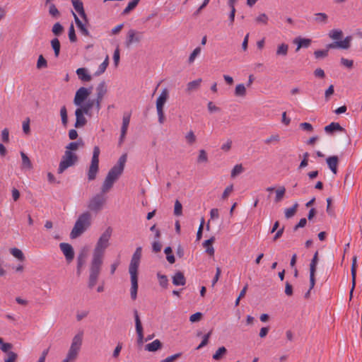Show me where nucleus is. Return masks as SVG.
<instances>
[{
    "label": "nucleus",
    "instance_id": "obj_1",
    "mask_svg": "<svg viewBox=\"0 0 362 362\" xmlns=\"http://www.w3.org/2000/svg\"><path fill=\"white\" fill-rule=\"evenodd\" d=\"M141 247H136L135 252H134L130 264L129 266V273L130 274V280H131V288H130V296L131 298L134 300L137 298V291H138V269L140 264V260L141 257Z\"/></svg>",
    "mask_w": 362,
    "mask_h": 362
},
{
    "label": "nucleus",
    "instance_id": "obj_2",
    "mask_svg": "<svg viewBox=\"0 0 362 362\" xmlns=\"http://www.w3.org/2000/svg\"><path fill=\"white\" fill-rule=\"evenodd\" d=\"M126 161L127 155L123 154L119 157L117 164H115L109 170L101 187V191L103 193H106L109 192L113 187L115 182L119 179L120 175L122 174Z\"/></svg>",
    "mask_w": 362,
    "mask_h": 362
},
{
    "label": "nucleus",
    "instance_id": "obj_3",
    "mask_svg": "<svg viewBox=\"0 0 362 362\" xmlns=\"http://www.w3.org/2000/svg\"><path fill=\"white\" fill-rule=\"evenodd\" d=\"M103 261V258L92 255L87 281V286L89 289H93L96 286L101 273Z\"/></svg>",
    "mask_w": 362,
    "mask_h": 362
},
{
    "label": "nucleus",
    "instance_id": "obj_4",
    "mask_svg": "<svg viewBox=\"0 0 362 362\" xmlns=\"http://www.w3.org/2000/svg\"><path fill=\"white\" fill-rule=\"evenodd\" d=\"M112 228L108 227L100 235L93 249L92 254L93 256L104 259L105 250L110 245V240L112 236Z\"/></svg>",
    "mask_w": 362,
    "mask_h": 362
},
{
    "label": "nucleus",
    "instance_id": "obj_5",
    "mask_svg": "<svg viewBox=\"0 0 362 362\" xmlns=\"http://www.w3.org/2000/svg\"><path fill=\"white\" fill-rule=\"evenodd\" d=\"M91 224V215L89 211L81 214L77 218L70 233V237L75 239L81 235Z\"/></svg>",
    "mask_w": 362,
    "mask_h": 362
},
{
    "label": "nucleus",
    "instance_id": "obj_6",
    "mask_svg": "<svg viewBox=\"0 0 362 362\" xmlns=\"http://www.w3.org/2000/svg\"><path fill=\"white\" fill-rule=\"evenodd\" d=\"M104 194L101 192L89 199L87 207L90 211L98 214L104 209L106 204V198Z\"/></svg>",
    "mask_w": 362,
    "mask_h": 362
},
{
    "label": "nucleus",
    "instance_id": "obj_7",
    "mask_svg": "<svg viewBox=\"0 0 362 362\" xmlns=\"http://www.w3.org/2000/svg\"><path fill=\"white\" fill-rule=\"evenodd\" d=\"M100 151L98 146H95L93 148V156L91 158L90 165L88 170V179L92 181L96 178L97 174L99 170V155Z\"/></svg>",
    "mask_w": 362,
    "mask_h": 362
},
{
    "label": "nucleus",
    "instance_id": "obj_8",
    "mask_svg": "<svg viewBox=\"0 0 362 362\" xmlns=\"http://www.w3.org/2000/svg\"><path fill=\"white\" fill-rule=\"evenodd\" d=\"M78 157L76 153L70 151H65L58 168V173L62 174L68 168L73 166L77 161Z\"/></svg>",
    "mask_w": 362,
    "mask_h": 362
},
{
    "label": "nucleus",
    "instance_id": "obj_9",
    "mask_svg": "<svg viewBox=\"0 0 362 362\" xmlns=\"http://www.w3.org/2000/svg\"><path fill=\"white\" fill-rule=\"evenodd\" d=\"M168 98V90L167 88L163 89L160 95L156 100V110L158 116V122L160 124L164 122V111L163 107Z\"/></svg>",
    "mask_w": 362,
    "mask_h": 362
},
{
    "label": "nucleus",
    "instance_id": "obj_10",
    "mask_svg": "<svg viewBox=\"0 0 362 362\" xmlns=\"http://www.w3.org/2000/svg\"><path fill=\"white\" fill-rule=\"evenodd\" d=\"M91 88H87L85 87H81L77 90L74 99V103L76 106H81L83 102L88 98V95L91 93Z\"/></svg>",
    "mask_w": 362,
    "mask_h": 362
},
{
    "label": "nucleus",
    "instance_id": "obj_11",
    "mask_svg": "<svg viewBox=\"0 0 362 362\" xmlns=\"http://www.w3.org/2000/svg\"><path fill=\"white\" fill-rule=\"evenodd\" d=\"M107 89L105 81H101L96 87V110L99 112L101 105L100 103L107 93Z\"/></svg>",
    "mask_w": 362,
    "mask_h": 362
},
{
    "label": "nucleus",
    "instance_id": "obj_12",
    "mask_svg": "<svg viewBox=\"0 0 362 362\" xmlns=\"http://www.w3.org/2000/svg\"><path fill=\"white\" fill-rule=\"evenodd\" d=\"M143 39V33L131 29L127 33L126 45L129 47L133 43H138Z\"/></svg>",
    "mask_w": 362,
    "mask_h": 362
},
{
    "label": "nucleus",
    "instance_id": "obj_13",
    "mask_svg": "<svg viewBox=\"0 0 362 362\" xmlns=\"http://www.w3.org/2000/svg\"><path fill=\"white\" fill-rule=\"evenodd\" d=\"M59 247L65 256L67 262H71L74 258V251L73 247L69 243H62L59 244Z\"/></svg>",
    "mask_w": 362,
    "mask_h": 362
},
{
    "label": "nucleus",
    "instance_id": "obj_14",
    "mask_svg": "<svg viewBox=\"0 0 362 362\" xmlns=\"http://www.w3.org/2000/svg\"><path fill=\"white\" fill-rule=\"evenodd\" d=\"M131 118V114L129 112H125L122 117V124L121 127V134L119 137V144H121L125 138L127 132L128 127L129 125Z\"/></svg>",
    "mask_w": 362,
    "mask_h": 362
},
{
    "label": "nucleus",
    "instance_id": "obj_15",
    "mask_svg": "<svg viewBox=\"0 0 362 362\" xmlns=\"http://www.w3.org/2000/svg\"><path fill=\"white\" fill-rule=\"evenodd\" d=\"M134 318H135V326H136V331L137 334V343L139 345L143 344V339H144V334H143V327L141 325V322L139 318V316L138 315V312L136 310H134Z\"/></svg>",
    "mask_w": 362,
    "mask_h": 362
},
{
    "label": "nucleus",
    "instance_id": "obj_16",
    "mask_svg": "<svg viewBox=\"0 0 362 362\" xmlns=\"http://www.w3.org/2000/svg\"><path fill=\"white\" fill-rule=\"evenodd\" d=\"M85 112L78 107L75 111V115H76V122H75V127L76 128H80L83 127L86 125L87 123V120L86 117H84Z\"/></svg>",
    "mask_w": 362,
    "mask_h": 362
},
{
    "label": "nucleus",
    "instance_id": "obj_17",
    "mask_svg": "<svg viewBox=\"0 0 362 362\" xmlns=\"http://www.w3.org/2000/svg\"><path fill=\"white\" fill-rule=\"evenodd\" d=\"M350 40L351 37H346L343 40L335 41L334 42L327 45V49L334 48L348 49L350 46Z\"/></svg>",
    "mask_w": 362,
    "mask_h": 362
},
{
    "label": "nucleus",
    "instance_id": "obj_18",
    "mask_svg": "<svg viewBox=\"0 0 362 362\" xmlns=\"http://www.w3.org/2000/svg\"><path fill=\"white\" fill-rule=\"evenodd\" d=\"M93 107L96 108L95 99H89L85 103H83L82 105H81V106H78V107L81 109L86 115L90 116V110Z\"/></svg>",
    "mask_w": 362,
    "mask_h": 362
},
{
    "label": "nucleus",
    "instance_id": "obj_19",
    "mask_svg": "<svg viewBox=\"0 0 362 362\" xmlns=\"http://www.w3.org/2000/svg\"><path fill=\"white\" fill-rule=\"evenodd\" d=\"M72 5L74 9L78 13L80 16L87 21L86 14L85 13L83 2L80 0H71Z\"/></svg>",
    "mask_w": 362,
    "mask_h": 362
},
{
    "label": "nucleus",
    "instance_id": "obj_20",
    "mask_svg": "<svg viewBox=\"0 0 362 362\" xmlns=\"http://www.w3.org/2000/svg\"><path fill=\"white\" fill-rule=\"evenodd\" d=\"M327 165L330 170L334 173L337 174V165L339 163V159L337 156H329L326 159Z\"/></svg>",
    "mask_w": 362,
    "mask_h": 362
},
{
    "label": "nucleus",
    "instance_id": "obj_21",
    "mask_svg": "<svg viewBox=\"0 0 362 362\" xmlns=\"http://www.w3.org/2000/svg\"><path fill=\"white\" fill-rule=\"evenodd\" d=\"M83 333L82 331L78 332L72 339L70 347L81 349L83 341Z\"/></svg>",
    "mask_w": 362,
    "mask_h": 362
},
{
    "label": "nucleus",
    "instance_id": "obj_22",
    "mask_svg": "<svg viewBox=\"0 0 362 362\" xmlns=\"http://www.w3.org/2000/svg\"><path fill=\"white\" fill-rule=\"evenodd\" d=\"M76 73L78 78L82 81L88 82L92 79L91 76L88 74L86 68H78L76 69Z\"/></svg>",
    "mask_w": 362,
    "mask_h": 362
},
{
    "label": "nucleus",
    "instance_id": "obj_23",
    "mask_svg": "<svg viewBox=\"0 0 362 362\" xmlns=\"http://www.w3.org/2000/svg\"><path fill=\"white\" fill-rule=\"evenodd\" d=\"M293 43L297 45L296 51H298L302 47H308L311 43V40L308 38L296 37L294 39Z\"/></svg>",
    "mask_w": 362,
    "mask_h": 362
},
{
    "label": "nucleus",
    "instance_id": "obj_24",
    "mask_svg": "<svg viewBox=\"0 0 362 362\" xmlns=\"http://www.w3.org/2000/svg\"><path fill=\"white\" fill-rule=\"evenodd\" d=\"M173 284L175 286H184L186 284L184 274L180 272H176L173 276Z\"/></svg>",
    "mask_w": 362,
    "mask_h": 362
},
{
    "label": "nucleus",
    "instance_id": "obj_25",
    "mask_svg": "<svg viewBox=\"0 0 362 362\" xmlns=\"http://www.w3.org/2000/svg\"><path fill=\"white\" fill-rule=\"evenodd\" d=\"M73 15H74L75 23H76L77 27L78 28V29L80 30L81 33L85 36H88L90 33L86 27V24L83 23V22L78 18V17L74 12H73Z\"/></svg>",
    "mask_w": 362,
    "mask_h": 362
},
{
    "label": "nucleus",
    "instance_id": "obj_26",
    "mask_svg": "<svg viewBox=\"0 0 362 362\" xmlns=\"http://www.w3.org/2000/svg\"><path fill=\"white\" fill-rule=\"evenodd\" d=\"M215 241L214 236L211 237L209 240H205L203 243L204 247L206 248V252L210 255H214V248L212 246V243Z\"/></svg>",
    "mask_w": 362,
    "mask_h": 362
},
{
    "label": "nucleus",
    "instance_id": "obj_27",
    "mask_svg": "<svg viewBox=\"0 0 362 362\" xmlns=\"http://www.w3.org/2000/svg\"><path fill=\"white\" fill-rule=\"evenodd\" d=\"M344 129L337 122H331L325 127V131L327 134H332L336 131H342Z\"/></svg>",
    "mask_w": 362,
    "mask_h": 362
},
{
    "label": "nucleus",
    "instance_id": "obj_28",
    "mask_svg": "<svg viewBox=\"0 0 362 362\" xmlns=\"http://www.w3.org/2000/svg\"><path fill=\"white\" fill-rule=\"evenodd\" d=\"M21 156L22 158V168L30 170L33 168V165L28 156L23 151L21 152Z\"/></svg>",
    "mask_w": 362,
    "mask_h": 362
},
{
    "label": "nucleus",
    "instance_id": "obj_29",
    "mask_svg": "<svg viewBox=\"0 0 362 362\" xmlns=\"http://www.w3.org/2000/svg\"><path fill=\"white\" fill-rule=\"evenodd\" d=\"M161 342L158 339H156L153 341L146 345L145 349L148 351H156L161 348Z\"/></svg>",
    "mask_w": 362,
    "mask_h": 362
},
{
    "label": "nucleus",
    "instance_id": "obj_30",
    "mask_svg": "<svg viewBox=\"0 0 362 362\" xmlns=\"http://www.w3.org/2000/svg\"><path fill=\"white\" fill-rule=\"evenodd\" d=\"M247 93L245 86L243 83H239L235 88V95L236 97H245Z\"/></svg>",
    "mask_w": 362,
    "mask_h": 362
},
{
    "label": "nucleus",
    "instance_id": "obj_31",
    "mask_svg": "<svg viewBox=\"0 0 362 362\" xmlns=\"http://www.w3.org/2000/svg\"><path fill=\"white\" fill-rule=\"evenodd\" d=\"M329 37L335 41L341 40L343 33L339 29H333L329 31Z\"/></svg>",
    "mask_w": 362,
    "mask_h": 362
},
{
    "label": "nucleus",
    "instance_id": "obj_32",
    "mask_svg": "<svg viewBox=\"0 0 362 362\" xmlns=\"http://www.w3.org/2000/svg\"><path fill=\"white\" fill-rule=\"evenodd\" d=\"M202 83V79L198 78L197 80L190 81L187 85V89L186 90L189 93L197 90L200 86V84Z\"/></svg>",
    "mask_w": 362,
    "mask_h": 362
},
{
    "label": "nucleus",
    "instance_id": "obj_33",
    "mask_svg": "<svg viewBox=\"0 0 362 362\" xmlns=\"http://www.w3.org/2000/svg\"><path fill=\"white\" fill-rule=\"evenodd\" d=\"M356 267H357V257H356V256H354L352 258V264H351V269L352 283L354 284V286H356Z\"/></svg>",
    "mask_w": 362,
    "mask_h": 362
},
{
    "label": "nucleus",
    "instance_id": "obj_34",
    "mask_svg": "<svg viewBox=\"0 0 362 362\" xmlns=\"http://www.w3.org/2000/svg\"><path fill=\"white\" fill-rule=\"evenodd\" d=\"M288 51V45L286 43H282L277 47L276 54L277 56L285 57L287 55Z\"/></svg>",
    "mask_w": 362,
    "mask_h": 362
},
{
    "label": "nucleus",
    "instance_id": "obj_35",
    "mask_svg": "<svg viewBox=\"0 0 362 362\" xmlns=\"http://www.w3.org/2000/svg\"><path fill=\"white\" fill-rule=\"evenodd\" d=\"M50 43L54 52V56L57 57L59 55L61 47L59 40H58V38L55 37L51 40Z\"/></svg>",
    "mask_w": 362,
    "mask_h": 362
},
{
    "label": "nucleus",
    "instance_id": "obj_36",
    "mask_svg": "<svg viewBox=\"0 0 362 362\" xmlns=\"http://www.w3.org/2000/svg\"><path fill=\"white\" fill-rule=\"evenodd\" d=\"M10 253L16 259H18L20 261H23L25 259V256L23 253V252L17 248V247H13L10 249Z\"/></svg>",
    "mask_w": 362,
    "mask_h": 362
},
{
    "label": "nucleus",
    "instance_id": "obj_37",
    "mask_svg": "<svg viewBox=\"0 0 362 362\" xmlns=\"http://www.w3.org/2000/svg\"><path fill=\"white\" fill-rule=\"evenodd\" d=\"M139 1L140 0H132L131 1H129L127 7L123 10L122 14H128L131 11H132L136 7Z\"/></svg>",
    "mask_w": 362,
    "mask_h": 362
},
{
    "label": "nucleus",
    "instance_id": "obj_38",
    "mask_svg": "<svg viewBox=\"0 0 362 362\" xmlns=\"http://www.w3.org/2000/svg\"><path fill=\"white\" fill-rule=\"evenodd\" d=\"M298 206V203H295L293 206H291L290 208L285 209V210H284L285 217L286 218H290L293 217L296 212Z\"/></svg>",
    "mask_w": 362,
    "mask_h": 362
},
{
    "label": "nucleus",
    "instance_id": "obj_39",
    "mask_svg": "<svg viewBox=\"0 0 362 362\" xmlns=\"http://www.w3.org/2000/svg\"><path fill=\"white\" fill-rule=\"evenodd\" d=\"M109 64V58L107 57L104 62L101 63L98 69V70L95 72V76H100L103 74Z\"/></svg>",
    "mask_w": 362,
    "mask_h": 362
},
{
    "label": "nucleus",
    "instance_id": "obj_40",
    "mask_svg": "<svg viewBox=\"0 0 362 362\" xmlns=\"http://www.w3.org/2000/svg\"><path fill=\"white\" fill-rule=\"evenodd\" d=\"M286 192V188L284 186L279 187L275 192L276 196L274 199L275 202H279L284 198V196Z\"/></svg>",
    "mask_w": 362,
    "mask_h": 362
},
{
    "label": "nucleus",
    "instance_id": "obj_41",
    "mask_svg": "<svg viewBox=\"0 0 362 362\" xmlns=\"http://www.w3.org/2000/svg\"><path fill=\"white\" fill-rule=\"evenodd\" d=\"M244 172V168L242 164L235 165L231 170L230 176L232 178L235 177Z\"/></svg>",
    "mask_w": 362,
    "mask_h": 362
},
{
    "label": "nucleus",
    "instance_id": "obj_42",
    "mask_svg": "<svg viewBox=\"0 0 362 362\" xmlns=\"http://www.w3.org/2000/svg\"><path fill=\"white\" fill-rule=\"evenodd\" d=\"M79 351V349L69 347L66 358L71 361H74L77 358Z\"/></svg>",
    "mask_w": 362,
    "mask_h": 362
},
{
    "label": "nucleus",
    "instance_id": "obj_43",
    "mask_svg": "<svg viewBox=\"0 0 362 362\" xmlns=\"http://www.w3.org/2000/svg\"><path fill=\"white\" fill-rule=\"evenodd\" d=\"M64 31V27L59 22L54 24L52 28V32L55 36H59Z\"/></svg>",
    "mask_w": 362,
    "mask_h": 362
},
{
    "label": "nucleus",
    "instance_id": "obj_44",
    "mask_svg": "<svg viewBox=\"0 0 362 362\" xmlns=\"http://www.w3.org/2000/svg\"><path fill=\"white\" fill-rule=\"evenodd\" d=\"M49 14L54 18H58L60 16L58 8L54 4H49Z\"/></svg>",
    "mask_w": 362,
    "mask_h": 362
},
{
    "label": "nucleus",
    "instance_id": "obj_45",
    "mask_svg": "<svg viewBox=\"0 0 362 362\" xmlns=\"http://www.w3.org/2000/svg\"><path fill=\"white\" fill-rule=\"evenodd\" d=\"M328 16L325 13H317L315 14V21L320 23H326Z\"/></svg>",
    "mask_w": 362,
    "mask_h": 362
},
{
    "label": "nucleus",
    "instance_id": "obj_46",
    "mask_svg": "<svg viewBox=\"0 0 362 362\" xmlns=\"http://www.w3.org/2000/svg\"><path fill=\"white\" fill-rule=\"evenodd\" d=\"M201 51L202 49L199 47H196L190 54L188 59V63L192 64L194 62L196 57L200 54Z\"/></svg>",
    "mask_w": 362,
    "mask_h": 362
},
{
    "label": "nucleus",
    "instance_id": "obj_47",
    "mask_svg": "<svg viewBox=\"0 0 362 362\" xmlns=\"http://www.w3.org/2000/svg\"><path fill=\"white\" fill-rule=\"evenodd\" d=\"M182 214V205L180 202L179 200H176L175 202L174 206V215L176 216H180Z\"/></svg>",
    "mask_w": 362,
    "mask_h": 362
},
{
    "label": "nucleus",
    "instance_id": "obj_48",
    "mask_svg": "<svg viewBox=\"0 0 362 362\" xmlns=\"http://www.w3.org/2000/svg\"><path fill=\"white\" fill-rule=\"evenodd\" d=\"M185 139L188 144L192 145L196 141V136L193 131L190 130L185 135Z\"/></svg>",
    "mask_w": 362,
    "mask_h": 362
},
{
    "label": "nucleus",
    "instance_id": "obj_49",
    "mask_svg": "<svg viewBox=\"0 0 362 362\" xmlns=\"http://www.w3.org/2000/svg\"><path fill=\"white\" fill-rule=\"evenodd\" d=\"M164 252L166 254V259L170 264H173L175 261V257L172 255V249L170 247H167L164 250Z\"/></svg>",
    "mask_w": 362,
    "mask_h": 362
},
{
    "label": "nucleus",
    "instance_id": "obj_50",
    "mask_svg": "<svg viewBox=\"0 0 362 362\" xmlns=\"http://www.w3.org/2000/svg\"><path fill=\"white\" fill-rule=\"evenodd\" d=\"M81 144H83L82 141L71 142L66 146V151H76Z\"/></svg>",
    "mask_w": 362,
    "mask_h": 362
},
{
    "label": "nucleus",
    "instance_id": "obj_51",
    "mask_svg": "<svg viewBox=\"0 0 362 362\" xmlns=\"http://www.w3.org/2000/svg\"><path fill=\"white\" fill-rule=\"evenodd\" d=\"M60 115L62 124L66 126L68 122L67 110L65 106H62L60 109Z\"/></svg>",
    "mask_w": 362,
    "mask_h": 362
},
{
    "label": "nucleus",
    "instance_id": "obj_52",
    "mask_svg": "<svg viewBox=\"0 0 362 362\" xmlns=\"http://www.w3.org/2000/svg\"><path fill=\"white\" fill-rule=\"evenodd\" d=\"M318 262V252L317 251L311 260V262L310 264V272L313 271V272H315L316 271V267Z\"/></svg>",
    "mask_w": 362,
    "mask_h": 362
},
{
    "label": "nucleus",
    "instance_id": "obj_53",
    "mask_svg": "<svg viewBox=\"0 0 362 362\" xmlns=\"http://www.w3.org/2000/svg\"><path fill=\"white\" fill-rule=\"evenodd\" d=\"M208 161V156L206 151L202 149L199 151V156L197 158L198 163H206Z\"/></svg>",
    "mask_w": 362,
    "mask_h": 362
},
{
    "label": "nucleus",
    "instance_id": "obj_54",
    "mask_svg": "<svg viewBox=\"0 0 362 362\" xmlns=\"http://www.w3.org/2000/svg\"><path fill=\"white\" fill-rule=\"evenodd\" d=\"M157 276L158 278L160 285L163 288H166L168 283L167 276L160 273H158Z\"/></svg>",
    "mask_w": 362,
    "mask_h": 362
},
{
    "label": "nucleus",
    "instance_id": "obj_55",
    "mask_svg": "<svg viewBox=\"0 0 362 362\" xmlns=\"http://www.w3.org/2000/svg\"><path fill=\"white\" fill-rule=\"evenodd\" d=\"M269 18L265 13H261L256 18L255 21L257 23L267 25L268 23Z\"/></svg>",
    "mask_w": 362,
    "mask_h": 362
},
{
    "label": "nucleus",
    "instance_id": "obj_56",
    "mask_svg": "<svg viewBox=\"0 0 362 362\" xmlns=\"http://www.w3.org/2000/svg\"><path fill=\"white\" fill-rule=\"evenodd\" d=\"M47 66V60L43 57L42 55H40L37 62V68L42 69Z\"/></svg>",
    "mask_w": 362,
    "mask_h": 362
},
{
    "label": "nucleus",
    "instance_id": "obj_57",
    "mask_svg": "<svg viewBox=\"0 0 362 362\" xmlns=\"http://www.w3.org/2000/svg\"><path fill=\"white\" fill-rule=\"evenodd\" d=\"M68 35H69V39L71 42H74L76 41L77 38H76V35L75 33V30H74V27L73 24H71L69 28Z\"/></svg>",
    "mask_w": 362,
    "mask_h": 362
},
{
    "label": "nucleus",
    "instance_id": "obj_58",
    "mask_svg": "<svg viewBox=\"0 0 362 362\" xmlns=\"http://www.w3.org/2000/svg\"><path fill=\"white\" fill-rule=\"evenodd\" d=\"M13 347V345L11 343H5L3 341V339H1V343H0V349L4 353L10 352V349H11Z\"/></svg>",
    "mask_w": 362,
    "mask_h": 362
},
{
    "label": "nucleus",
    "instance_id": "obj_59",
    "mask_svg": "<svg viewBox=\"0 0 362 362\" xmlns=\"http://www.w3.org/2000/svg\"><path fill=\"white\" fill-rule=\"evenodd\" d=\"M226 353V349L224 346H221L218 349L216 353L213 355L214 360H219L221 358V355Z\"/></svg>",
    "mask_w": 362,
    "mask_h": 362
},
{
    "label": "nucleus",
    "instance_id": "obj_60",
    "mask_svg": "<svg viewBox=\"0 0 362 362\" xmlns=\"http://www.w3.org/2000/svg\"><path fill=\"white\" fill-rule=\"evenodd\" d=\"M17 358V354L13 351H10L7 353V357L4 358V362H15Z\"/></svg>",
    "mask_w": 362,
    "mask_h": 362
},
{
    "label": "nucleus",
    "instance_id": "obj_61",
    "mask_svg": "<svg viewBox=\"0 0 362 362\" xmlns=\"http://www.w3.org/2000/svg\"><path fill=\"white\" fill-rule=\"evenodd\" d=\"M211 332H209L203 337L202 341L199 344V345L197 347V349H200L203 348L204 346H205L208 344L209 339L211 336Z\"/></svg>",
    "mask_w": 362,
    "mask_h": 362
},
{
    "label": "nucleus",
    "instance_id": "obj_62",
    "mask_svg": "<svg viewBox=\"0 0 362 362\" xmlns=\"http://www.w3.org/2000/svg\"><path fill=\"white\" fill-rule=\"evenodd\" d=\"M23 131L25 134H28L30 132V119L28 117L23 122L22 124Z\"/></svg>",
    "mask_w": 362,
    "mask_h": 362
},
{
    "label": "nucleus",
    "instance_id": "obj_63",
    "mask_svg": "<svg viewBox=\"0 0 362 362\" xmlns=\"http://www.w3.org/2000/svg\"><path fill=\"white\" fill-rule=\"evenodd\" d=\"M233 185H228L223 191L221 198L223 199H226L228 197V196L230 195V194L233 192Z\"/></svg>",
    "mask_w": 362,
    "mask_h": 362
},
{
    "label": "nucleus",
    "instance_id": "obj_64",
    "mask_svg": "<svg viewBox=\"0 0 362 362\" xmlns=\"http://www.w3.org/2000/svg\"><path fill=\"white\" fill-rule=\"evenodd\" d=\"M181 356V353H177L161 360L160 362H173Z\"/></svg>",
    "mask_w": 362,
    "mask_h": 362
}]
</instances>
